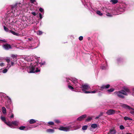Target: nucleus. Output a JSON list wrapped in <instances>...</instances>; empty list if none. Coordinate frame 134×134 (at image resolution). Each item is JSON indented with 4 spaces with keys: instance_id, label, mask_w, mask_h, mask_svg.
<instances>
[{
    "instance_id": "nucleus-1",
    "label": "nucleus",
    "mask_w": 134,
    "mask_h": 134,
    "mask_svg": "<svg viewBox=\"0 0 134 134\" xmlns=\"http://www.w3.org/2000/svg\"><path fill=\"white\" fill-rule=\"evenodd\" d=\"M21 4L20 3H16L15 4L12 5V10L8 11L4 20L5 24L6 25L10 24V21L12 18L18 16L20 13V10L17 9V8L21 7Z\"/></svg>"
},
{
    "instance_id": "nucleus-2",
    "label": "nucleus",
    "mask_w": 134,
    "mask_h": 134,
    "mask_svg": "<svg viewBox=\"0 0 134 134\" xmlns=\"http://www.w3.org/2000/svg\"><path fill=\"white\" fill-rule=\"evenodd\" d=\"M38 64V62H35L34 64H30V66L27 68V72L29 73H34L40 72V69H37Z\"/></svg>"
},
{
    "instance_id": "nucleus-3",
    "label": "nucleus",
    "mask_w": 134,
    "mask_h": 134,
    "mask_svg": "<svg viewBox=\"0 0 134 134\" xmlns=\"http://www.w3.org/2000/svg\"><path fill=\"white\" fill-rule=\"evenodd\" d=\"M66 81L68 83V84H71L70 82H72L74 84V85L77 88H79L81 87V85L77 82V80L75 78H71L70 79H66Z\"/></svg>"
},
{
    "instance_id": "nucleus-4",
    "label": "nucleus",
    "mask_w": 134,
    "mask_h": 134,
    "mask_svg": "<svg viewBox=\"0 0 134 134\" xmlns=\"http://www.w3.org/2000/svg\"><path fill=\"white\" fill-rule=\"evenodd\" d=\"M126 9V5L124 4L122 6H120L119 7L117 8L115 10V12L117 13V14H115V15H118L121 14L122 13L125 11Z\"/></svg>"
},
{
    "instance_id": "nucleus-5",
    "label": "nucleus",
    "mask_w": 134,
    "mask_h": 134,
    "mask_svg": "<svg viewBox=\"0 0 134 134\" xmlns=\"http://www.w3.org/2000/svg\"><path fill=\"white\" fill-rule=\"evenodd\" d=\"M114 94L116 96L121 98H124V96L122 94L125 95H127V93L125 91L123 90H121L120 91L115 92Z\"/></svg>"
},
{
    "instance_id": "nucleus-6",
    "label": "nucleus",
    "mask_w": 134,
    "mask_h": 134,
    "mask_svg": "<svg viewBox=\"0 0 134 134\" xmlns=\"http://www.w3.org/2000/svg\"><path fill=\"white\" fill-rule=\"evenodd\" d=\"M82 89V90L83 91V92L85 93V92H89V91H86V90H89L90 87L87 84H85L83 85H82V86L81 85V87H79Z\"/></svg>"
},
{
    "instance_id": "nucleus-7",
    "label": "nucleus",
    "mask_w": 134,
    "mask_h": 134,
    "mask_svg": "<svg viewBox=\"0 0 134 134\" xmlns=\"http://www.w3.org/2000/svg\"><path fill=\"white\" fill-rule=\"evenodd\" d=\"M5 96V94L3 93H0V106L3 105L4 101V98Z\"/></svg>"
},
{
    "instance_id": "nucleus-8",
    "label": "nucleus",
    "mask_w": 134,
    "mask_h": 134,
    "mask_svg": "<svg viewBox=\"0 0 134 134\" xmlns=\"http://www.w3.org/2000/svg\"><path fill=\"white\" fill-rule=\"evenodd\" d=\"M71 126H66V127H61L59 128V130L66 131H69L70 130Z\"/></svg>"
},
{
    "instance_id": "nucleus-9",
    "label": "nucleus",
    "mask_w": 134,
    "mask_h": 134,
    "mask_svg": "<svg viewBox=\"0 0 134 134\" xmlns=\"http://www.w3.org/2000/svg\"><path fill=\"white\" fill-rule=\"evenodd\" d=\"M116 112V111L114 110L110 109L107 111L106 114L108 115H111L115 114Z\"/></svg>"
},
{
    "instance_id": "nucleus-10",
    "label": "nucleus",
    "mask_w": 134,
    "mask_h": 134,
    "mask_svg": "<svg viewBox=\"0 0 134 134\" xmlns=\"http://www.w3.org/2000/svg\"><path fill=\"white\" fill-rule=\"evenodd\" d=\"M3 47L4 49L6 50H8L9 49L12 48L10 45L7 43L4 44L3 46Z\"/></svg>"
},
{
    "instance_id": "nucleus-11",
    "label": "nucleus",
    "mask_w": 134,
    "mask_h": 134,
    "mask_svg": "<svg viewBox=\"0 0 134 134\" xmlns=\"http://www.w3.org/2000/svg\"><path fill=\"white\" fill-rule=\"evenodd\" d=\"M110 86L109 84L102 85L101 87H100V90L101 91H103L104 90L108 88Z\"/></svg>"
},
{
    "instance_id": "nucleus-12",
    "label": "nucleus",
    "mask_w": 134,
    "mask_h": 134,
    "mask_svg": "<svg viewBox=\"0 0 134 134\" xmlns=\"http://www.w3.org/2000/svg\"><path fill=\"white\" fill-rule=\"evenodd\" d=\"M87 116L86 114H84L81 115L77 118V120L79 121H81L83 120L84 118H85Z\"/></svg>"
},
{
    "instance_id": "nucleus-13",
    "label": "nucleus",
    "mask_w": 134,
    "mask_h": 134,
    "mask_svg": "<svg viewBox=\"0 0 134 134\" xmlns=\"http://www.w3.org/2000/svg\"><path fill=\"white\" fill-rule=\"evenodd\" d=\"M123 107L125 108H127L129 110L133 109V108L130 107L128 105L125 104H124L122 105Z\"/></svg>"
},
{
    "instance_id": "nucleus-14",
    "label": "nucleus",
    "mask_w": 134,
    "mask_h": 134,
    "mask_svg": "<svg viewBox=\"0 0 134 134\" xmlns=\"http://www.w3.org/2000/svg\"><path fill=\"white\" fill-rule=\"evenodd\" d=\"M9 32L11 33L14 35H15L18 36H20V35L19 34L17 33L12 30H9Z\"/></svg>"
},
{
    "instance_id": "nucleus-15",
    "label": "nucleus",
    "mask_w": 134,
    "mask_h": 134,
    "mask_svg": "<svg viewBox=\"0 0 134 134\" xmlns=\"http://www.w3.org/2000/svg\"><path fill=\"white\" fill-rule=\"evenodd\" d=\"M32 56H28L25 58V59L28 62L32 61V60L31 59L32 58Z\"/></svg>"
},
{
    "instance_id": "nucleus-16",
    "label": "nucleus",
    "mask_w": 134,
    "mask_h": 134,
    "mask_svg": "<svg viewBox=\"0 0 134 134\" xmlns=\"http://www.w3.org/2000/svg\"><path fill=\"white\" fill-rule=\"evenodd\" d=\"M5 124H6L7 125L9 126L10 127L12 128H13V126L12 125V122H7L5 123Z\"/></svg>"
},
{
    "instance_id": "nucleus-17",
    "label": "nucleus",
    "mask_w": 134,
    "mask_h": 134,
    "mask_svg": "<svg viewBox=\"0 0 134 134\" xmlns=\"http://www.w3.org/2000/svg\"><path fill=\"white\" fill-rule=\"evenodd\" d=\"M2 112L4 115H5L6 114V110L4 107H2Z\"/></svg>"
},
{
    "instance_id": "nucleus-18",
    "label": "nucleus",
    "mask_w": 134,
    "mask_h": 134,
    "mask_svg": "<svg viewBox=\"0 0 134 134\" xmlns=\"http://www.w3.org/2000/svg\"><path fill=\"white\" fill-rule=\"evenodd\" d=\"M98 92V89H96L95 90H94L92 91L86 92H85V93H94Z\"/></svg>"
},
{
    "instance_id": "nucleus-19",
    "label": "nucleus",
    "mask_w": 134,
    "mask_h": 134,
    "mask_svg": "<svg viewBox=\"0 0 134 134\" xmlns=\"http://www.w3.org/2000/svg\"><path fill=\"white\" fill-rule=\"evenodd\" d=\"M11 65H10L9 63V64H7V67L6 68H8V69H9V68L11 66H13L14 64V63L13 62H12V61H11Z\"/></svg>"
},
{
    "instance_id": "nucleus-20",
    "label": "nucleus",
    "mask_w": 134,
    "mask_h": 134,
    "mask_svg": "<svg viewBox=\"0 0 134 134\" xmlns=\"http://www.w3.org/2000/svg\"><path fill=\"white\" fill-rule=\"evenodd\" d=\"M54 131V130L53 129H49L46 130V132L49 133H53Z\"/></svg>"
},
{
    "instance_id": "nucleus-21",
    "label": "nucleus",
    "mask_w": 134,
    "mask_h": 134,
    "mask_svg": "<svg viewBox=\"0 0 134 134\" xmlns=\"http://www.w3.org/2000/svg\"><path fill=\"white\" fill-rule=\"evenodd\" d=\"M12 124L15 126H17L19 124V121H14L12 122Z\"/></svg>"
},
{
    "instance_id": "nucleus-22",
    "label": "nucleus",
    "mask_w": 134,
    "mask_h": 134,
    "mask_svg": "<svg viewBox=\"0 0 134 134\" xmlns=\"http://www.w3.org/2000/svg\"><path fill=\"white\" fill-rule=\"evenodd\" d=\"M7 97L8 98V99L7 100V102L9 104H12V102L10 98L8 96H7Z\"/></svg>"
},
{
    "instance_id": "nucleus-23",
    "label": "nucleus",
    "mask_w": 134,
    "mask_h": 134,
    "mask_svg": "<svg viewBox=\"0 0 134 134\" xmlns=\"http://www.w3.org/2000/svg\"><path fill=\"white\" fill-rule=\"evenodd\" d=\"M109 132L111 134H115L116 131L113 129H111L110 130Z\"/></svg>"
},
{
    "instance_id": "nucleus-24",
    "label": "nucleus",
    "mask_w": 134,
    "mask_h": 134,
    "mask_svg": "<svg viewBox=\"0 0 134 134\" xmlns=\"http://www.w3.org/2000/svg\"><path fill=\"white\" fill-rule=\"evenodd\" d=\"M37 121V120L34 119H31L29 120V123L30 124H32L36 122Z\"/></svg>"
},
{
    "instance_id": "nucleus-25",
    "label": "nucleus",
    "mask_w": 134,
    "mask_h": 134,
    "mask_svg": "<svg viewBox=\"0 0 134 134\" xmlns=\"http://www.w3.org/2000/svg\"><path fill=\"white\" fill-rule=\"evenodd\" d=\"M19 129L21 130H27V129H26V127L25 126H22L20 127Z\"/></svg>"
},
{
    "instance_id": "nucleus-26",
    "label": "nucleus",
    "mask_w": 134,
    "mask_h": 134,
    "mask_svg": "<svg viewBox=\"0 0 134 134\" xmlns=\"http://www.w3.org/2000/svg\"><path fill=\"white\" fill-rule=\"evenodd\" d=\"M98 126L97 124H93L91 125V127L93 129L95 128Z\"/></svg>"
},
{
    "instance_id": "nucleus-27",
    "label": "nucleus",
    "mask_w": 134,
    "mask_h": 134,
    "mask_svg": "<svg viewBox=\"0 0 134 134\" xmlns=\"http://www.w3.org/2000/svg\"><path fill=\"white\" fill-rule=\"evenodd\" d=\"M1 119L2 121H3L5 123L6 122V119L4 116H1Z\"/></svg>"
},
{
    "instance_id": "nucleus-28",
    "label": "nucleus",
    "mask_w": 134,
    "mask_h": 134,
    "mask_svg": "<svg viewBox=\"0 0 134 134\" xmlns=\"http://www.w3.org/2000/svg\"><path fill=\"white\" fill-rule=\"evenodd\" d=\"M110 2L113 4H115L118 2V1L117 0H110Z\"/></svg>"
},
{
    "instance_id": "nucleus-29",
    "label": "nucleus",
    "mask_w": 134,
    "mask_h": 134,
    "mask_svg": "<svg viewBox=\"0 0 134 134\" xmlns=\"http://www.w3.org/2000/svg\"><path fill=\"white\" fill-rule=\"evenodd\" d=\"M4 59L6 60L7 62L8 63V64H9L10 61V59L9 58L6 57L5 59Z\"/></svg>"
},
{
    "instance_id": "nucleus-30",
    "label": "nucleus",
    "mask_w": 134,
    "mask_h": 134,
    "mask_svg": "<svg viewBox=\"0 0 134 134\" xmlns=\"http://www.w3.org/2000/svg\"><path fill=\"white\" fill-rule=\"evenodd\" d=\"M88 128V126L87 125L83 126L82 127V129L83 130H86Z\"/></svg>"
},
{
    "instance_id": "nucleus-31",
    "label": "nucleus",
    "mask_w": 134,
    "mask_h": 134,
    "mask_svg": "<svg viewBox=\"0 0 134 134\" xmlns=\"http://www.w3.org/2000/svg\"><path fill=\"white\" fill-rule=\"evenodd\" d=\"M3 28L4 30L6 32H9V29L7 28L5 26H3Z\"/></svg>"
},
{
    "instance_id": "nucleus-32",
    "label": "nucleus",
    "mask_w": 134,
    "mask_h": 134,
    "mask_svg": "<svg viewBox=\"0 0 134 134\" xmlns=\"http://www.w3.org/2000/svg\"><path fill=\"white\" fill-rule=\"evenodd\" d=\"M114 88H111L109 89H108L107 91L108 93H110L113 91H114Z\"/></svg>"
},
{
    "instance_id": "nucleus-33",
    "label": "nucleus",
    "mask_w": 134,
    "mask_h": 134,
    "mask_svg": "<svg viewBox=\"0 0 134 134\" xmlns=\"http://www.w3.org/2000/svg\"><path fill=\"white\" fill-rule=\"evenodd\" d=\"M124 119L125 120H132V119L130 118H129L127 116H125L124 117Z\"/></svg>"
},
{
    "instance_id": "nucleus-34",
    "label": "nucleus",
    "mask_w": 134,
    "mask_h": 134,
    "mask_svg": "<svg viewBox=\"0 0 134 134\" xmlns=\"http://www.w3.org/2000/svg\"><path fill=\"white\" fill-rule=\"evenodd\" d=\"M101 68L103 70H106L108 69V68L107 65L106 66H101Z\"/></svg>"
},
{
    "instance_id": "nucleus-35",
    "label": "nucleus",
    "mask_w": 134,
    "mask_h": 134,
    "mask_svg": "<svg viewBox=\"0 0 134 134\" xmlns=\"http://www.w3.org/2000/svg\"><path fill=\"white\" fill-rule=\"evenodd\" d=\"M129 112L132 115H134V109L133 108V109H131V110H129Z\"/></svg>"
},
{
    "instance_id": "nucleus-36",
    "label": "nucleus",
    "mask_w": 134,
    "mask_h": 134,
    "mask_svg": "<svg viewBox=\"0 0 134 134\" xmlns=\"http://www.w3.org/2000/svg\"><path fill=\"white\" fill-rule=\"evenodd\" d=\"M39 10L41 13H43V14L44 13V10L42 8L40 7L39 9Z\"/></svg>"
},
{
    "instance_id": "nucleus-37",
    "label": "nucleus",
    "mask_w": 134,
    "mask_h": 134,
    "mask_svg": "<svg viewBox=\"0 0 134 134\" xmlns=\"http://www.w3.org/2000/svg\"><path fill=\"white\" fill-rule=\"evenodd\" d=\"M47 123L49 124V125H53L54 124V122L53 121H49Z\"/></svg>"
},
{
    "instance_id": "nucleus-38",
    "label": "nucleus",
    "mask_w": 134,
    "mask_h": 134,
    "mask_svg": "<svg viewBox=\"0 0 134 134\" xmlns=\"http://www.w3.org/2000/svg\"><path fill=\"white\" fill-rule=\"evenodd\" d=\"M92 119V117H89L86 120V121H90Z\"/></svg>"
},
{
    "instance_id": "nucleus-39",
    "label": "nucleus",
    "mask_w": 134,
    "mask_h": 134,
    "mask_svg": "<svg viewBox=\"0 0 134 134\" xmlns=\"http://www.w3.org/2000/svg\"><path fill=\"white\" fill-rule=\"evenodd\" d=\"M17 56V55L12 54L11 57L14 59H16Z\"/></svg>"
},
{
    "instance_id": "nucleus-40",
    "label": "nucleus",
    "mask_w": 134,
    "mask_h": 134,
    "mask_svg": "<svg viewBox=\"0 0 134 134\" xmlns=\"http://www.w3.org/2000/svg\"><path fill=\"white\" fill-rule=\"evenodd\" d=\"M8 69L5 68L4 69L2 70V72L3 73H5L7 72L8 71Z\"/></svg>"
},
{
    "instance_id": "nucleus-41",
    "label": "nucleus",
    "mask_w": 134,
    "mask_h": 134,
    "mask_svg": "<svg viewBox=\"0 0 134 134\" xmlns=\"http://www.w3.org/2000/svg\"><path fill=\"white\" fill-rule=\"evenodd\" d=\"M96 13L98 14L100 16H102L103 14L102 13H101L99 11H97Z\"/></svg>"
},
{
    "instance_id": "nucleus-42",
    "label": "nucleus",
    "mask_w": 134,
    "mask_h": 134,
    "mask_svg": "<svg viewBox=\"0 0 134 134\" xmlns=\"http://www.w3.org/2000/svg\"><path fill=\"white\" fill-rule=\"evenodd\" d=\"M101 115H98V116H96L95 117V119H97L99 118L103 114V112H101Z\"/></svg>"
},
{
    "instance_id": "nucleus-43",
    "label": "nucleus",
    "mask_w": 134,
    "mask_h": 134,
    "mask_svg": "<svg viewBox=\"0 0 134 134\" xmlns=\"http://www.w3.org/2000/svg\"><path fill=\"white\" fill-rule=\"evenodd\" d=\"M70 85H71V84H68V87L70 89H71V90H72V89H73L74 88V87H72V86Z\"/></svg>"
},
{
    "instance_id": "nucleus-44",
    "label": "nucleus",
    "mask_w": 134,
    "mask_h": 134,
    "mask_svg": "<svg viewBox=\"0 0 134 134\" xmlns=\"http://www.w3.org/2000/svg\"><path fill=\"white\" fill-rule=\"evenodd\" d=\"M42 32L41 31H39L37 33V34L38 35H40L42 34Z\"/></svg>"
},
{
    "instance_id": "nucleus-45",
    "label": "nucleus",
    "mask_w": 134,
    "mask_h": 134,
    "mask_svg": "<svg viewBox=\"0 0 134 134\" xmlns=\"http://www.w3.org/2000/svg\"><path fill=\"white\" fill-rule=\"evenodd\" d=\"M125 92L126 93V92H130V91L127 88H125Z\"/></svg>"
},
{
    "instance_id": "nucleus-46",
    "label": "nucleus",
    "mask_w": 134,
    "mask_h": 134,
    "mask_svg": "<svg viewBox=\"0 0 134 134\" xmlns=\"http://www.w3.org/2000/svg\"><path fill=\"white\" fill-rule=\"evenodd\" d=\"M120 128L121 130H123L125 129L124 126L122 125H121L120 126Z\"/></svg>"
},
{
    "instance_id": "nucleus-47",
    "label": "nucleus",
    "mask_w": 134,
    "mask_h": 134,
    "mask_svg": "<svg viewBox=\"0 0 134 134\" xmlns=\"http://www.w3.org/2000/svg\"><path fill=\"white\" fill-rule=\"evenodd\" d=\"M121 59L120 58H118L117 59V62L118 63H119L120 62V61H121Z\"/></svg>"
},
{
    "instance_id": "nucleus-48",
    "label": "nucleus",
    "mask_w": 134,
    "mask_h": 134,
    "mask_svg": "<svg viewBox=\"0 0 134 134\" xmlns=\"http://www.w3.org/2000/svg\"><path fill=\"white\" fill-rule=\"evenodd\" d=\"M76 129H78L81 127V126L80 125H77L76 126Z\"/></svg>"
},
{
    "instance_id": "nucleus-49",
    "label": "nucleus",
    "mask_w": 134,
    "mask_h": 134,
    "mask_svg": "<svg viewBox=\"0 0 134 134\" xmlns=\"http://www.w3.org/2000/svg\"><path fill=\"white\" fill-rule=\"evenodd\" d=\"M39 15L40 19H41L43 18L42 14L40 13H39Z\"/></svg>"
},
{
    "instance_id": "nucleus-50",
    "label": "nucleus",
    "mask_w": 134,
    "mask_h": 134,
    "mask_svg": "<svg viewBox=\"0 0 134 134\" xmlns=\"http://www.w3.org/2000/svg\"><path fill=\"white\" fill-rule=\"evenodd\" d=\"M39 63L40 64V65H41V66L42 65H44L45 64V62H43L42 63L40 62V63Z\"/></svg>"
},
{
    "instance_id": "nucleus-51",
    "label": "nucleus",
    "mask_w": 134,
    "mask_h": 134,
    "mask_svg": "<svg viewBox=\"0 0 134 134\" xmlns=\"http://www.w3.org/2000/svg\"><path fill=\"white\" fill-rule=\"evenodd\" d=\"M79 40L80 41L82 40L83 39V37L82 36H80L79 38Z\"/></svg>"
},
{
    "instance_id": "nucleus-52",
    "label": "nucleus",
    "mask_w": 134,
    "mask_h": 134,
    "mask_svg": "<svg viewBox=\"0 0 134 134\" xmlns=\"http://www.w3.org/2000/svg\"><path fill=\"white\" fill-rule=\"evenodd\" d=\"M55 121L57 123H59L60 122V121L58 120H55Z\"/></svg>"
},
{
    "instance_id": "nucleus-53",
    "label": "nucleus",
    "mask_w": 134,
    "mask_h": 134,
    "mask_svg": "<svg viewBox=\"0 0 134 134\" xmlns=\"http://www.w3.org/2000/svg\"><path fill=\"white\" fill-rule=\"evenodd\" d=\"M31 14H32L34 16H36V14L35 12H32L31 13Z\"/></svg>"
},
{
    "instance_id": "nucleus-54",
    "label": "nucleus",
    "mask_w": 134,
    "mask_h": 134,
    "mask_svg": "<svg viewBox=\"0 0 134 134\" xmlns=\"http://www.w3.org/2000/svg\"><path fill=\"white\" fill-rule=\"evenodd\" d=\"M106 15L107 16H108L109 17H111L112 16L111 14H110L109 13H108Z\"/></svg>"
},
{
    "instance_id": "nucleus-55",
    "label": "nucleus",
    "mask_w": 134,
    "mask_h": 134,
    "mask_svg": "<svg viewBox=\"0 0 134 134\" xmlns=\"http://www.w3.org/2000/svg\"><path fill=\"white\" fill-rule=\"evenodd\" d=\"M4 63L3 62H1L0 63V65L2 66H4Z\"/></svg>"
},
{
    "instance_id": "nucleus-56",
    "label": "nucleus",
    "mask_w": 134,
    "mask_h": 134,
    "mask_svg": "<svg viewBox=\"0 0 134 134\" xmlns=\"http://www.w3.org/2000/svg\"><path fill=\"white\" fill-rule=\"evenodd\" d=\"M30 2L32 3H34V2L35 1V0H30Z\"/></svg>"
},
{
    "instance_id": "nucleus-57",
    "label": "nucleus",
    "mask_w": 134,
    "mask_h": 134,
    "mask_svg": "<svg viewBox=\"0 0 134 134\" xmlns=\"http://www.w3.org/2000/svg\"><path fill=\"white\" fill-rule=\"evenodd\" d=\"M33 40V38L32 37H31L28 38V40L29 41H31Z\"/></svg>"
},
{
    "instance_id": "nucleus-58",
    "label": "nucleus",
    "mask_w": 134,
    "mask_h": 134,
    "mask_svg": "<svg viewBox=\"0 0 134 134\" xmlns=\"http://www.w3.org/2000/svg\"><path fill=\"white\" fill-rule=\"evenodd\" d=\"M14 115L13 114H12L11 116L10 117V118H13L14 117Z\"/></svg>"
},
{
    "instance_id": "nucleus-59",
    "label": "nucleus",
    "mask_w": 134,
    "mask_h": 134,
    "mask_svg": "<svg viewBox=\"0 0 134 134\" xmlns=\"http://www.w3.org/2000/svg\"><path fill=\"white\" fill-rule=\"evenodd\" d=\"M0 41H2V42H5V41L4 40H1V39H0Z\"/></svg>"
},
{
    "instance_id": "nucleus-60",
    "label": "nucleus",
    "mask_w": 134,
    "mask_h": 134,
    "mask_svg": "<svg viewBox=\"0 0 134 134\" xmlns=\"http://www.w3.org/2000/svg\"><path fill=\"white\" fill-rule=\"evenodd\" d=\"M33 63H31H31H32L33 64H34L35 63V62H36L35 61H33Z\"/></svg>"
},
{
    "instance_id": "nucleus-61",
    "label": "nucleus",
    "mask_w": 134,
    "mask_h": 134,
    "mask_svg": "<svg viewBox=\"0 0 134 134\" xmlns=\"http://www.w3.org/2000/svg\"><path fill=\"white\" fill-rule=\"evenodd\" d=\"M132 90L134 92V88H133L132 89Z\"/></svg>"
},
{
    "instance_id": "nucleus-62",
    "label": "nucleus",
    "mask_w": 134,
    "mask_h": 134,
    "mask_svg": "<svg viewBox=\"0 0 134 134\" xmlns=\"http://www.w3.org/2000/svg\"><path fill=\"white\" fill-rule=\"evenodd\" d=\"M126 134H132L130 133H127Z\"/></svg>"
},
{
    "instance_id": "nucleus-63",
    "label": "nucleus",
    "mask_w": 134,
    "mask_h": 134,
    "mask_svg": "<svg viewBox=\"0 0 134 134\" xmlns=\"http://www.w3.org/2000/svg\"><path fill=\"white\" fill-rule=\"evenodd\" d=\"M101 113H100V114L99 115H101Z\"/></svg>"
},
{
    "instance_id": "nucleus-64",
    "label": "nucleus",
    "mask_w": 134,
    "mask_h": 134,
    "mask_svg": "<svg viewBox=\"0 0 134 134\" xmlns=\"http://www.w3.org/2000/svg\"><path fill=\"white\" fill-rule=\"evenodd\" d=\"M6 107L7 108V106L6 105Z\"/></svg>"
}]
</instances>
